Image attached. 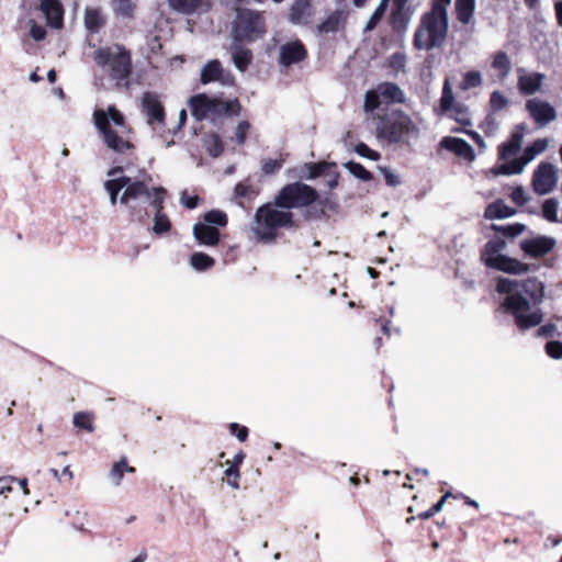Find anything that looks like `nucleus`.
<instances>
[{"label":"nucleus","mask_w":562,"mask_h":562,"mask_svg":"<svg viewBox=\"0 0 562 562\" xmlns=\"http://www.w3.org/2000/svg\"><path fill=\"white\" fill-rule=\"evenodd\" d=\"M544 284L537 278H529L522 282L509 278L496 279L495 290L507 294L502 307L513 315L516 326L527 330L540 325L543 313L540 304L544 299Z\"/></svg>","instance_id":"obj_1"},{"label":"nucleus","mask_w":562,"mask_h":562,"mask_svg":"<svg viewBox=\"0 0 562 562\" xmlns=\"http://www.w3.org/2000/svg\"><path fill=\"white\" fill-rule=\"evenodd\" d=\"M93 123L109 149L117 154H126L133 149V144L125 138L130 132L125 117L115 105H109L106 111L94 110Z\"/></svg>","instance_id":"obj_2"},{"label":"nucleus","mask_w":562,"mask_h":562,"mask_svg":"<svg viewBox=\"0 0 562 562\" xmlns=\"http://www.w3.org/2000/svg\"><path fill=\"white\" fill-rule=\"evenodd\" d=\"M449 27L448 11L439 5H431L430 11L425 12L417 26L413 44L419 50H432L443 46Z\"/></svg>","instance_id":"obj_3"},{"label":"nucleus","mask_w":562,"mask_h":562,"mask_svg":"<svg viewBox=\"0 0 562 562\" xmlns=\"http://www.w3.org/2000/svg\"><path fill=\"white\" fill-rule=\"evenodd\" d=\"M293 226V213L281 209L273 199L272 202L257 209L251 232L258 241L271 244L277 239L280 228H291Z\"/></svg>","instance_id":"obj_4"},{"label":"nucleus","mask_w":562,"mask_h":562,"mask_svg":"<svg viewBox=\"0 0 562 562\" xmlns=\"http://www.w3.org/2000/svg\"><path fill=\"white\" fill-rule=\"evenodd\" d=\"M376 137L389 144H407L409 138L419 135V128L412 117L401 110H393L383 115L375 127Z\"/></svg>","instance_id":"obj_5"},{"label":"nucleus","mask_w":562,"mask_h":562,"mask_svg":"<svg viewBox=\"0 0 562 562\" xmlns=\"http://www.w3.org/2000/svg\"><path fill=\"white\" fill-rule=\"evenodd\" d=\"M94 60L98 66L108 71L116 85L124 82L127 86L132 72V58L131 53L124 46L113 44L100 47L94 53Z\"/></svg>","instance_id":"obj_6"},{"label":"nucleus","mask_w":562,"mask_h":562,"mask_svg":"<svg viewBox=\"0 0 562 562\" xmlns=\"http://www.w3.org/2000/svg\"><path fill=\"white\" fill-rule=\"evenodd\" d=\"M232 25L233 40L255 42L266 34V22L262 13L250 9L237 8Z\"/></svg>","instance_id":"obj_7"},{"label":"nucleus","mask_w":562,"mask_h":562,"mask_svg":"<svg viewBox=\"0 0 562 562\" xmlns=\"http://www.w3.org/2000/svg\"><path fill=\"white\" fill-rule=\"evenodd\" d=\"M277 205L291 211L308 206L317 201V191L303 182H293L284 186L274 196Z\"/></svg>","instance_id":"obj_8"},{"label":"nucleus","mask_w":562,"mask_h":562,"mask_svg":"<svg viewBox=\"0 0 562 562\" xmlns=\"http://www.w3.org/2000/svg\"><path fill=\"white\" fill-rule=\"evenodd\" d=\"M548 147V140L546 138H538L528 145L522 155L518 158H514L510 161L501 162L498 167H494V176L504 175H520L525 167L532 161L537 155L543 153Z\"/></svg>","instance_id":"obj_9"},{"label":"nucleus","mask_w":562,"mask_h":562,"mask_svg":"<svg viewBox=\"0 0 562 562\" xmlns=\"http://www.w3.org/2000/svg\"><path fill=\"white\" fill-rule=\"evenodd\" d=\"M559 169L555 165L541 161L533 171L531 188L537 195L551 193L559 180Z\"/></svg>","instance_id":"obj_10"},{"label":"nucleus","mask_w":562,"mask_h":562,"mask_svg":"<svg viewBox=\"0 0 562 562\" xmlns=\"http://www.w3.org/2000/svg\"><path fill=\"white\" fill-rule=\"evenodd\" d=\"M142 111L147 117V123L156 128L165 123V109L155 92L147 91L142 97Z\"/></svg>","instance_id":"obj_11"},{"label":"nucleus","mask_w":562,"mask_h":562,"mask_svg":"<svg viewBox=\"0 0 562 562\" xmlns=\"http://www.w3.org/2000/svg\"><path fill=\"white\" fill-rule=\"evenodd\" d=\"M557 245L553 237L538 235L520 241V249L531 258H539L548 255Z\"/></svg>","instance_id":"obj_12"},{"label":"nucleus","mask_w":562,"mask_h":562,"mask_svg":"<svg viewBox=\"0 0 562 562\" xmlns=\"http://www.w3.org/2000/svg\"><path fill=\"white\" fill-rule=\"evenodd\" d=\"M526 109L535 122L540 126H546L557 119L555 109L546 101L530 99L526 103Z\"/></svg>","instance_id":"obj_13"},{"label":"nucleus","mask_w":562,"mask_h":562,"mask_svg":"<svg viewBox=\"0 0 562 562\" xmlns=\"http://www.w3.org/2000/svg\"><path fill=\"white\" fill-rule=\"evenodd\" d=\"M213 81H220L224 86L234 83V77L224 71L218 59L207 61L201 69V82L206 85Z\"/></svg>","instance_id":"obj_14"},{"label":"nucleus","mask_w":562,"mask_h":562,"mask_svg":"<svg viewBox=\"0 0 562 562\" xmlns=\"http://www.w3.org/2000/svg\"><path fill=\"white\" fill-rule=\"evenodd\" d=\"M307 52L301 41L285 43L279 49V63L283 67H290L304 60Z\"/></svg>","instance_id":"obj_15"},{"label":"nucleus","mask_w":562,"mask_h":562,"mask_svg":"<svg viewBox=\"0 0 562 562\" xmlns=\"http://www.w3.org/2000/svg\"><path fill=\"white\" fill-rule=\"evenodd\" d=\"M38 9L46 19L47 25L60 29L64 21V8L59 0H36Z\"/></svg>","instance_id":"obj_16"},{"label":"nucleus","mask_w":562,"mask_h":562,"mask_svg":"<svg viewBox=\"0 0 562 562\" xmlns=\"http://www.w3.org/2000/svg\"><path fill=\"white\" fill-rule=\"evenodd\" d=\"M525 127L522 124L516 126L515 131L512 133L508 142L503 143L498 147V159L502 162L510 161L514 158H517L516 155L520 151L522 145Z\"/></svg>","instance_id":"obj_17"},{"label":"nucleus","mask_w":562,"mask_h":562,"mask_svg":"<svg viewBox=\"0 0 562 562\" xmlns=\"http://www.w3.org/2000/svg\"><path fill=\"white\" fill-rule=\"evenodd\" d=\"M121 181L126 182L123 189L124 192L120 198V203L127 205L130 201L136 200L140 196H150V190L142 180H133L131 177L121 176Z\"/></svg>","instance_id":"obj_18"},{"label":"nucleus","mask_w":562,"mask_h":562,"mask_svg":"<svg viewBox=\"0 0 562 562\" xmlns=\"http://www.w3.org/2000/svg\"><path fill=\"white\" fill-rule=\"evenodd\" d=\"M194 239L200 246L214 247L218 244L221 233L217 227L204 223H195L192 227Z\"/></svg>","instance_id":"obj_19"},{"label":"nucleus","mask_w":562,"mask_h":562,"mask_svg":"<svg viewBox=\"0 0 562 562\" xmlns=\"http://www.w3.org/2000/svg\"><path fill=\"white\" fill-rule=\"evenodd\" d=\"M440 147L454 153L468 161H473L475 158L472 146L462 138L446 136L440 140Z\"/></svg>","instance_id":"obj_20"},{"label":"nucleus","mask_w":562,"mask_h":562,"mask_svg":"<svg viewBox=\"0 0 562 562\" xmlns=\"http://www.w3.org/2000/svg\"><path fill=\"white\" fill-rule=\"evenodd\" d=\"M312 16V0H294L289 13V21L295 25H306Z\"/></svg>","instance_id":"obj_21"},{"label":"nucleus","mask_w":562,"mask_h":562,"mask_svg":"<svg viewBox=\"0 0 562 562\" xmlns=\"http://www.w3.org/2000/svg\"><path fill=\"white\" fill-rule=\"evenodd\" d=\"M239 111V104L237 100L223 101L220 99H210V110L207 120H216L223 115H237Z\"/></svg>","instance_id":"obj_22"},{"label":"nucleus","mask_w":562,"mask_h":562,"mask_svg":"<svg viewBox=\"0 0 562 562\" xmlns=\"http://www.w3.org/2000/svg\"><path fill=\"white\" fill-rule=\"evenodd\" d=\"M494 270L510 274H521L529 270L528 265L505 255L494 256Z\"/></svg>","instance_id":"obj_23"},{"label":"nucleus","mask_w":562,"mask_h":562,"mask_svg":"<svg viewBox=\"0 0 562 562\" xmlns=\"http://www.w3.org/2000/svg\"><path fill=\"white\" fill-rule=\"evenodd\" d=\"M232 59L239 71H245L252 60V53L246 48L241 41L233 40L231 45Z\"/></svg>","instance_id":"obj_24"},{"label":"nucleus","mask_w":562,"mask_h":562,"mask_svg":"<svg viewBox=\"0 0 562 562\" xmlns=\"http://www.w3.org/2000/svg\"><path fill=\"white\" fill-rule=\"evenodd\" d=\"M346 13L341 10L331 12L325 21L317 25L318 34L337 33L345 27Z\"/></svg>","instance_id":"obj_25"},{"label":"nucleus","mask_w":562,"mask_h":562,"mask_svg":"<svg viewBox=\"0 0 562 562\" xmlns=\"http://www.w3.org/2000/svg\"><path fill=\"white\" fill-rule=\"evenodd\" d=\"M544 79V75L540 72H531L519 76L518 88L525 95H530L537 92Z\"/></svg>","instance_id":"obj_26"},{"label":"nucleus","mask_w":562,"mask_h":562,"mask_svg":"<svg viewBox=\"0 0 562 562\" xmlns=\"http://www.w3.org/2000/svg\"><path fill=\"white\" fill-rule=\"evenodd\" d=\"M136 469L128 465L126 457H122L115 462L108 473V477L113 486H120L125 473H135Z\"/></svg>","instance_id":"obj_27"},{"label":"nucleus","mask_w":562,"mask_h":562,"mask_svg":"<svg viewBox=\"0 0 562 562\" xmlns=\"http://www.w3.org/2000/svg\"><path fill=\"white\" fill-rule=\"evenodd\" d=\"M210 99L205 94H196L193 95L190 101L189 105L192 112V115L198 121H203L209 119V110H210Z\"/></svg>","instance_id":"obj_28"},{"label":"nucleus","mask_w":562,"mask_h":562,"mask_svg":"<svg viewBox=\"0 0 562 562\" xmlns=\"http://www.w3.org/2000/svg\"><path fill=\"white\" fill-rule=\"evenodd\" d=\"M381 98L386 99L391 102L403 103L405 102L404 91L393 82H382L376 88Z\"/></svg>","instance_id":"obj_29"},{"label":"nucleus","mask_w":562,"mask_h":562,"mask_svg":"<svg viewBox=\"0 0 562 562\" xmlns=\"http://www.w3.org/2000/svg\"><path fill=\"white\" fill-rule=\"evenodd\" d=\"M170 8L182 14H193L201 7L202 0H168Z\"/></svg>","instance_id":"obj_30"},{"label":"nucleus","mask_w":562,"mask_h":562,"mask_svg":"<svg viewBox=\"0 0 562 562\" xmlns=\"http://www.w3.org/2000/svg\"><path fill=\"white\" fill-rule=\"evenodd\" d=\"M474 7L475 0H456L458 20L463 24H468L472 19Z\"/></svg>","instance_id":"obj_31"},{"label":"nucleus","mask_w":562,"mask_h":562,"mask_svg":"<svg viewBox=\"0 0 562 562\" xmlns=\"http://www.w3.org/2000/svg\"><path fill=\"white\" fill-rule=\"evenodd\" d=\"M190 265L196 271H206L215 265V260L204 252H193L190 257Z\"/></svg>","instance_id":"obj_32"},{"label":"nucleus","mask_w":562,"mask_h":562,"mask_svg":"<svg viewBox=\"0 0 562 562\" xmlns=\"http://www.w3.org/2000/svg\"><path fill=\"white\" fill-rule=\"evenodd\" d=\"M389 3H390V0H381L380 1V3L378 4L375 10L371 14L370 19L368 20V22L363 29L364 33L371 32L376 27V25L382 20L385 12L387 11Z\"/></svg>","instance_id":"obj_33"},{"label":"nucleus","mask_w":562,"mask_h":562,"mask_svg":"<svg viewBox=\"0 0 562 562\" xmlns=\"http://www.w3.org/2000/svg\"><path fill=\"white\" fill-rule=\"evenodd\" d=\"M94 414L91 412H77L72 417V424L76 428L85 429L88 432L94 431Z\"/></svg>","instance_id":"obj_34"},{"label":"nucleus","mask_w":562,"mask_h":562,"mask_svg":"<svg viewBox=\"0 0 562 562\" xmlns=\"http://www.w3.org/2000/svg\"><path fill=\"white\" fill-rule=\"evenodd\" d=\"M526 225L521 223H512L507 225H495L494 233L501 234L505 238H515L526 231Z\"/></svg>","instance_id":"obj_35"},{"label":"nucleus","mask_w":562,"mask_h":562,"mask_svg":"<svg viewBox=\"0 0 562 562\" xmlns=\"http://www.w3.org/2000/svg\"><path fill=\"white\" fill-rule=\"evenodd\" d=\"M111 4L115 14L125 19L133 18L136 8L133 0H112Z\"/></svg>","instance_id":"obj_36"},{"label":"nucleus","mask_w":562,"mask_h":562,"mask_svg":"<svg viewBox=\"0 0 562 562\" xmlns=\"http://www.w3.org/2000/svg\"><path fill=\"white\" fill-rule=\"evenodd\" d=\"M204 147L207 154L212 157H218L224 150V145L221 137L215 133H212L205 137Z\"/></svg>","instance_id":"obj_37"},{"label":"nucleus","mask_w":562,"mask_h":562,"mask_svg":"<svg viewBox=\"0 0 562 562\" xmlns=\"http://www.w3.org/2000/svg\"><path fill=\"white\" fill-rule=\"evenodd\" d=\"M203 223L210 226L225 227L228 223L227 214L221 210H211L203 215Z\"/></svg>","instance_id":"obj_38"},{"label":"nucleus","mask_w":562,"mask_h":562,"mask_svg":"<svg viewBox=\"0 0 562 562\" xmlns=\"http://www.w3.org/2000/svg\"><path fill=\"white\" fill-rule=\"evenodd\" d=\"M103 24V19L101 13L95 9H87L85 15V25L87 30L92 33L99 32L100 27Z\"/></svg>","instance_id":"obj_39"},{"label":"nucleus","mask_w":562,"mask_h":562,"mask_svg":"<svg viewBox=\"0 0 562 562\" xmlns=\"http://www.w3.org/2000/svg\"><path fill=\"white\" fill-rule=\"evenodd\" d=\"M446 114L462 125H471L469 109L463 104H454Z\"/></svg>","instance_id":"obj_40"},{"label":"nucleus","mask_w":562,"mask_h":562,"mask_svg":"<svg viewBox=\"0 0 562 562\" xmlns=\"http://www.w3.org/2000/svg\"><path fill=\"white\" fill-rule=\"evenodd\" d=\"M559 201L554 198L546 200L542 204V216L550 223L560 222L558 217Z\"/></svg>","instance_id":"obj_41"},{"label":"nucleus","mask_w":562,"mask_h":562,"mask_svg":"<svg viewBox=\"0 0 562 562\" xmlns=\"http://www.w3.org/2000/svg\"><path fill=\"white\" fill-rule=\"evenodd\" d=\"M171 229V222L166 213H158L154 216L151 232L155 235L162 236Z\"/></svg>","instance_id":"obj_42"},{"label":"nucleus","mask_w":562,"mask_h":562,"mask_svg":"<svg viewBox=\"0 0 562 562\" xmlns=\"http://www.w3.org/2000/svg\"><path fill=\"white\" fill-rule=\"evenodd\" d=\"M125 184H126V182L124 183L121 181V177L105 181L104 188H105L106 192L109 193L111 205L114 206L116 204L117 195L121 192V190L124 188Z\"/></svg>","instance_id":"obj_43"},{"label":"nucleus","mask_w":562,"mask_h":562,"mask_svg":"<svg viewBox=\"0 0 562 562\" xmlns=\"http://www.w3.org/2000/svg\"><path fill=\"white\" fill-rule=\"evenodd\" d=\"M454 94L449 80H446L442 88V95L440 99V111L441 113H448L454 105Z\"/></svg>","instance_id":"obj_44"},{"label":"nucleus","mask_w":562,"mask_h":562,"mask_svg":"<svg viewBox=\"0 0 562 562\" xmlns=\"http://www.w3.org/2000/svg\"><path fill=\"white\" fill-rule=\"evenodd\" d=\"M167 191L162 187L154 188L150 191V205L155 209V214L164 213V201L166 198Z\"/></svg>","instance_id":"obj_45"},{"label":"nucleus","mask_w":562,"mask_h":562,"mask_svg":"<svg viewBox=\"0 0 562 562\" xmlns=\"http://www.w3.org/2000/svg\"><path fill=\"white\" fill-rule=\"evenodd\" d=\"M481 83H482L481 72L472 70V71H468L463 75V79L460 82L459 88L461 90L467 91L472 88H476V87L481 86Z\"/></svg>","instance_id":"obj_46"},{"label":"nucleus","mask_w":562,"mask_h":562,"mask_svg":"<svg viewBox=\"0 0 562 562\" xmlns=\"http://www.w3.org/2000/svg\"><path fill=\"white\" fill-rule=\"evenodd\" d=\"M345 167L353 177L362 181H370L373 178L372 173L359 162L348 161Z\"/></svg>","instance_id":"obj_47"},{"label":"nucleus","mask_w":562,"mask_h":562,"mask_svg":"<svg viewBox=\"0 0 562 562\" xmlns=\"http://www.w3.org/2000/svg\"><path fill=\"white\" fill-rule=\"evenodd\" d=\"M493 65L494 69L496 68L501 71L502 77H505L512 68V63L504 52H497L494 54Z\"/></svg>","instance_id":"obj_48"},{"label":"nucleus","mask_w":562,"mask_h":562,"mask_svg":"<svg viewBox=\"0 0 562 562\" xmlns=\"http://www.w3.org/2000/svg\"><path fill=\"white\" fill-rule=\"evenodd\" d=\"M516 214V209L508 206L502 199L494 200V218H507Z\"/></svg>","instance_id":"obj_49"},{"label":"nucleus","mask_w":562,"mask_h":562,"mask_svg":"<svg viewBox=\"0 0 562 562\" xmlns=\"http://www.w3.org/2000/svg\"><path fill=\"white\" fill-rule=\"evenodd\" d=\"M304 169L307 170V175H305L304 178L312 180L325 175L326 170L329 169V164L325 161L317 164H306Z\"/></svg>","instance_id":"obj_50"},{"label":"nucleus","mask_w":562,"mask_h":562,"mask_svg":"<svg viewBox=\"0 0 562 562\" xmlns=\"http://www.w3.org/2000/svg\"><path fill=\"white\" fill-rule=\"evenodd\" d=\"M380 98L381 94L378 89L368 91L364 95V111L372 112L376 110L380 106Z\"/></svg>","instance_id":"obj_51"},{"label":"nucleus","mask_w":562,"mask_h":562,"mask_svg":"<svg viewBox=\"0 0 562 562\" xmlns=\"http://www.w3.org/2000/svg\"><path fill=\"white\" fill-rule=\"evenodd\" d=\"M283 166V159L266 158L262 160L261 170L265 175H273L278 172Z\"/></svg>","instance_id":"obj_52"},{"label":"nucleus","mask_w":562,"mask_h":562,"mask_svg":"<svg viewBox=\"0 0 562 562\" xmlns=\"http://www.w3.org/2000/svg\"><path fill=\"white\" fill-rule=\"evenodd\" d=\"M257 194L252 184L247 182H239L235 186V195L237 198L251 199Z\"/></svg>","instance_id":"obj_53"},{"label":"nucleus","mask_w":562,"mask_h":562,"mask_svg":"<svg viewBox=\"0 0 562 562\" xmlns=\"http://www.w3.org/2000/svg\"><path fill=\"white\" fill-rule=\"evenodd\" d=\"M389 65L396 72L404 70L406 66V55L402 52H395L389 59Z\"/></svg>","instance_id":"obj_54"},{"label":"nucleus","mask_w":562,"mask_h":562,"mask_svg":"<svg viewBox=\"0 0 562 562\" xmlns=\"http://www.w3.org/2000/svg\"><path fill=\"white\" fill-rule=\"evenodd\" d=\"M355 151L361 156V157H364V158H368L370 160H373V161H378L380 159V154L373 149H371L367 144L364 143H359L356 147H355Z\"/></svg>","instance_id":"obj_55"},{"label":"nucleus","mask_w":562,"mask_h":562,"mask_svg":"<svg viewBox=\"0 0 562 562\" xmlns=\"http://www.w3.org/2000/svg\"><path fill=\"white\" fill-rule=\"evenodd\" d=\"M451 496V493L450 492H447L436 504H434L426 512H423L419 514V518L420 519H428L430 517H432L434 515H436L437 513H439L442 507H443V504L445 502L447 501L448 497Z\"/></svg>","instance_id":"obj_56"},{"label":"nucleus","mask_w":562,"mask_h":562,"mask_svg":"<svg viewBox=\"0 0 562 562\" xmlns=\"http://www.w3.org/2000/svg\"><path fill=\"white\" fill-rule=\"evenodd\" d=\"M225 475H226V482L227 484L234 488V490H238L239 488V479H240V472H239V469H237L236 467H228L226 470H225Z\"/></svg>","instance_id":"obj_57"},{"label":"nucleus","mask_w":562,"mask_h":562,"mask_svg":"<svg viewBox=\"0 0 562 562\" xmlns=\"http://www.w3.org/2000/svg\"><path fill=\"white\" fill-rule=\"evenodd\" d=\"M250 130V124L247 121H241L238 123L235 131V140L238 145H244L247 139V134Z\"/></svg>","instance_id":"obj_58"},{"label":"nucleus","mask_w":562,"mask_h":562,"mask_svg":"<svg viewBox=\"0 0 562 562\" xmlns=\"http://www.w3.org/2000/svg\"><path fill=\"white\" fill-rule=\"evenodd\" d=\"M510 199L518 206H524L529 201V196L526 194V191L521 186L513 189Z\"/></svg>","instance_id":"obj_59"},{"label":"nucleus","mask_w":562,"mask_h":562,"mask_svg":"<svg viewBox=\"0 0 562 562\" xmlns=\"http://www.w3.org/2000/svg\"><path fill=\"white\" fill-rule=\"evenodd\" d=\"M546 352L553 359L562 358V342L559 340H550L546 344Z\"/></svg>","instance_id":"obj_60"},{"label":"nucleus","mask_w":562,"mask_h":562,"mask_svg":"<svg viewBox=\"0 0 562 562\" xmlns=\"http://www.w3.org/2000/svg\"><path fill=\"white\" fill-rule=\"evenodd\" d=\"M228 429L231 435L235 436L239 441H245L248 437V428L238 423H231Z\"/></svg>","instance_id":"obj_61"},{"label":"nucleus","mask_w":562,"mask_h":562,"mask_svg":"<svg viewBox=\"0 0 562 562\" xmlns=\"http://www.w3.org/2000/svg\"><path fill=\"white\" fill-rule=\"evenodd\" d=\"M555 334H558V328L552 323L540 326L536 331V336L540 338L553 337Z\"/></svg>","instance_id":"obj_62"},{"label":"nucleus","mask_w":562,"mask_h":562,"mask_svg":"<svg viewBox=\"0 0 562 562\" xmlns=\"http://www.w3.org/2000/svg\"><path fill=\"white\" fill-rule=\"evenodd\" d=\"M199 196L198 195H189L187 193V191H183L181 193V196H180V203L181 205H183L184 207L189 209V210H193L195 207H198L199 205Z\"/></svg>","instance_id":"obj_63"},{"label":"nucleus","mask_w":562,"mask_h":562,"mask_svg":"<svg viewBox=\"0 0 562 562\" xmlns=\"http://www.w3.org/2000/svg\"><path fill=\"white\" fill-rule=\"evenodd\" d=\"M30 35L34 41L40 42L45 38L46 30L44 26L36 24L34 21H31Z\"/></svg>","instance_id":"obj_64"}]
</instances>
